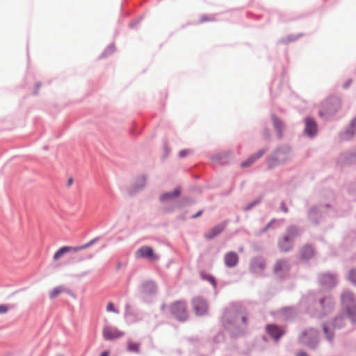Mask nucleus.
Masks as SVG:
<instances>
[{"instance_id":"f257e3e1","label":"nucleus","mask_w":356,"mask_h":356,"mask_svg":"<svg viewBox=\"0 0 356 356\" xmlns=\"http://www.w3.org/2000/svg\"><path fill=\"white\" fill-rule=\"evenodd\" d=\"M171 314L179 321H185L188 318L186 303L182 300L172 302L170 306Z\"/></svg>"},{"instance_id":"f03ea898","label":"nucleus","mask_w":356,"mask_h":356,"mask_svg":"<svg viewBox=\"0 0 356 356\" xmlns=\"http://www.w3.org/2000/svg\"><path fill=\"white\" fill-rule=\"evenodd\" d=\"M341 302L348 316L353 322H356V308L354 304L353 293L346 291L341 295Z\"/></svg>"},{"instance_id":"7ed1b4c3","label":"nucleus","mask_w":356,"mask_h":356,"mask_svg":"<svg viewBox=\"0 0 356 356\" xmlns=\"http://www.w3.org/2000/svg\"><path fill=\"white\" fill-rule=\"evenodd\" d=\"M298 235V229L295 227H291L287 229V233L279 242V245L282 251L290 250L293 247V240Z\"/></svg>"},{"instance_id":"20e7f679","label":"nucleus","mask_w":356,"mask_h":356,"mask_svg":"<svg viewBox=\"0 0 356 356\" xmlns=\"http://www.w3.org/2000/svg\"><path fill=\"white\" fill-rule=\"evenodd\" d=\"M97 241L96 238H94L91 240L90 242L76 247H72V246H64L58 249L55 254H54V260L57 261L62 256H63L65 253L69 252H79L83 250H85L90 246H91L95 241Z\"/></svg>"},{"instance_id":"39448f33","label":"nucleus","mask_w":356,"mask_h":356,"mask_svg":"<svg viewBox=\"0 0 356 356\" xmlns=\"http://www.w3.org/2000/svg\"><path fill=\"white\" fill-rule=\"evenodd\" d=\"M191 304L193 311L197 316H203L206 314L209 310V305L207 300L202 297L193 298Z\"/></svg>"},{"instance_id":"423d86ee","label":"nucleus","mask_w":356,"mask_h":356,"mask_svg":"<svg viewBox=\"0 0 356 356\" xmlns=\"http://www.w3.org/2000/svg\"><path fill=\"white\" fill-rule=\"evenodd\" d=\"M135 256L137 259H147L150 261H156L159 259L150 246L141 247L136 252Z\"/></svg>"},{"instance_id":"0eeeda50","label":"nucleus","mask_w":356,"mask_h":356,"mask_svg":"<svg viewBox=\"0 0 356 356\" xmlns=\"http://www.w3.org/2000/svg\"><path fill=\"white\" fill-rule=\"evenodd\" d=\"M124 335V332L115 327L106 326L103 329V336L106 340H114Z\"/></svg>"},{"instance_id":"6e6552de","label":"nucleus","mask_w":356,"mask_h":356,"mask_svg":"<svg viewBox=\"0 0 356 356\" xmlns=\"http://www.w3.org/2000/svg\"><path fill=\"white\" fill-rule=\"evenodd\" d=\"M287 160V156L282 150H277L273 156L269 159L268 165L270 168L274 167L276 164L284 162Z\"/></svg>"},{"instance_id":"1a4fd4ad","label":"nucleus","mask_w":356,"mask_h":356,"mask_svg":"<svg viewBox=\"0 0 356 356\" xmlns=\"http://www.w3.org/2000/svg\"><path fill=\"white\" fill-rule=\"evenodd\" d=\"M266 332L275 340L278 341L284 334V331L276 325L270 324L266 327Z\"/></svg>"},{"instance_id":"9d476101","label":"nucleus","mask_w":356,"mask_h":356,"mask_svg":"<svg viewBox=\"0 0 356 356\" xmlns=\"http://www.w3.org/2000/svg\"><path fill=\"white\" fill-rule=\"evenodd\" d=\"M225 264L227 267L232 268L237 265L238 256L234 252H229L224 257Z\"/></svg>"},{"instance_id":"9b49d317","label":"nucleus","mask_w":356,"mask_h":356,"mask_svg":"<svg viewBox=\"0 0 356 356\" xmlns=\"http://www.w3.org/2000/svg\"><path fill=\"white\" fill-rule=\"evenodd\" d=\"M225 228V223H220L216 225L214 227L209 229L205 234L204 236L208 239H211L215 236L220 234Z\"/></svg>"},{"instance_id":"f8f14e48","label":"nucleus","mask_w":356,"mask_h":356,"mask_svg":"<svg viewBox=\"0 0 356 356\" xmlns=\"http://www.w3.org/2000/svg\"><path fill=\"white\" fill-rule=\"evenodd\" d=\"M305 132L310 136H313L316 132V124L312 118L305 119Z\"/></svg>"},{"instance_id":"ddd939ff","label":"nucleus","mask_w":356,"mask_h":356,"mask_svg":"<svg viewBox=\"0 0 356 356\" xmlns=\"http://www.w3.org/2000/svg\"><path fill=\"white\" fill-rule=\"evenodd\" d=\"M265 151L264 150H260L257 154L251 156L249 157L247 160L243 161L241 163L242 168H247L250 166L253 163H254L257 159H259L264 154Z\"/></svg>"},{"instance_id":"4468645a","label":"nucleus","mask_w":356,"mask_h":356,"mask_svg":"<svg viewBox=\"0 0 356 356\" xmlns=\"http://www.w3.org/2000/svg\"><path fill=\"white\" fill-rule=\"evenodd\" d=\"M180 193H181L180 189L177 188L172 193H164L160 197L161 201L165 202V201L176 198L180 195Z\"/></svg>"},{"instance_id":"2eb2a0df","label":"nucleus","mask_w":356,"mask_h":356,"mask_svg":"<svg viewBox=\"0 0 356 356\" xmlns=\"http://www.w3.org/2000/svg\"><path fill=\"white\" fill-rule=\"evenodd\" d=\"M314 254V249L310 245H305L302 248L301 250V255L302 258L305 259H309L312 257Z\"/></svg>"},{"instance_id":"dca6fc26","label":"nucleus","mask_w":356,"mask_h":356,"mask_svg":"<svg viewBox=\"0 0 356 356\" xmlns=\"http://www.w3.org/2000/svg\"><path fill=\"white\" fill-rule=\"evenodd\" d=\"M321 282L325 285L332 286L335 284V278L330 274H325L322 275Z\"/></svg>"},{"instance_id":"f3484780","label":"nucleus","mask_w":356,"mask_h":356,"mask_svg":"<svg viewBox=\"0 0 356 356\" xmlns=\"http://www.w3.org/2000/svg\"><path fill=\"white\" fill-rule=\"evenodd\" d=\"M355 131H356V119H354L350 124V129L343 134L342 137L343 139H348L351 136H353V134Z\"/></svg>"},{"instance_id":"a211bd4d","label":"nucleus","mask_w":356,"mask_h":356,"mask_svg":"<svg viewBox=\"0 0 356 356\" xmlns=\"http://www.w3.org/2000/svg\"><path fill=\"white\" fill-rule=\"evenodd\" d=\"M140 343L135 342L133 341H127V350L129 352L138 353L140 352Z\"/></svg>"},{"instance_id":"6ab92c4d","label":"nucleus","mask_w":356,"mask_h":356,"mask_svg":"<svg viewBox=\"0 0 356 356\" xmlns=\"http://www.w3.org/2000/svg\"><path fill=\"white\" fill-rule=\"evenodd\" d=\"M273 122L275 129L278 132L279 136L281 137L282 136V127H283L282 122L280 119H278L276 116L273 115Z\"/></svg>"},{"instance_id":"aec40b11","label":"nucleus","mask_w":356,"mask_h":356,"mask_svg":"<svg viewBox=\"0 0 356 356\" xmlns=\"http://www.w3.org/2000/svg\"><path fill=\"white\" fill-rule=\"evenodd\" d=\"M289 266L286 261L280 260L278 261L275 266V270L276 273H279L282 270H284L288 269Z\"/></svg>"},{"instance_id":"412c9836","label":"nucleus","mask_w":356,"mask_h":356,"mask_svg":"<svg viewBox=\"0 0 356 356\" xmlns=\"http://www.w3.org/2000/svg\"><path fill=\"white\" fill-rule=\"evenodd\" d=\"M63 292H64V287L61 286H57L50 291L49 297L51 299H54Z\"/></svg>"},{"instance_id":"4be33fe9","label":"nucleus","mask_w":356,"mask_h":356,"mask_svg":"<svg viewBox=\"0 0 356 356\" xmlns=\"http://www.w3.org/2000/svg\"><path fill=\"white\" fill-rule=\"evenodd\" d=\"M236 320L238 322V320H241L242 323L244 325H247V316L245 314V312L244 311H241L239 313H238L236 316Z\"/></svg>"},{"instance_id":"5701e85b","label":"nucleus","mask_w":356,"mask_h":356,"mask_svg":"<svg viewBox=\"0 0 356 356\" xmlns=\"http://www.w3.org/2000/svg\"><path fill=\"white\" fill-rule=\"evenodd\" d=\"M201 277L203 280L209 282L213 286H216V280L212 275L205 273H201Z\"/></svg>"},{"instance_id":"b1692460","label":"nucleus","mask_w":356,"mask_h":356,"mask_svg":"<svg viewBox=\"0 0 356 356\" xmlns=\"http://www.w3.org/2000/svg\"><path fill=\"white\" fill-rule=\"evenodd\" d=\"M106 311L108 312H114L115 314H118L119 313V311L115 308L113 303L111 302H109L107 304Z\"/></svg>"},{"instance_id":"393cba45","label":"nucleus","mask_w":356,"mask_h":356,"mask_svg":"<svg viewBox=\"0 0 356 356\" xmlns=\"http://www.w3.org/2000/svg\"><path fill=\"white\" fill-rule=\"evenodd\" d=\"M315 331H314L313 330H309L306 332H305L302 336V338H301V340L302 341L303 343H309V342L307 341V339H305L306 336L307 335H311V336H313V335H315Z\"/></svg>"},{"instance_id":"a878e982","label":"nucleus","mask_w":356,"mask_h":356,"mask_svg":"<svg viewBox=\"0 0 356 356\" xmlns=\"http://www.w3.org/2000/svg\"><path fill=\"white\" fill-rule=\"evenodd\" d=\"M257 265L261 269H263L264 268V264L262 261H259L257 264V262L254 261L252 264V268L254 270H256V266Z\"/></svg>"},{"instance_id":"bb28decb","label":"nucleus","mask_w":356,"mask_h":356,"mask_svg":"<svg viewBox=\"0 0 356 356\" xmlns=\"http://www.w3.org/2000/svg\"><path fill=\"white\" fill-rule=\"evenodd\" d=\"M9 309V307L6 305H0V314H6Z\"/></svg>"},{"instance_id":"cd10ccee","label":"nucleus","mask_w":356,"mask_h":356,"mask_svg":"<svg viewBox=\"0 0 356 356\" xmlns=\"http://www.w3.org/2000/svg\"><path fill=\"white\" fill-rule=\"evenodd\" d=\"M343 321L342 317H339L335 319L334 327H340L341 326V322Z\"/></svg>"},{"instance_id":"c85d7f7f","label":"nucleus","mask_w":356,"mask_h":356,"mask_svg":"<svg viewBox=\"0 0 356 356\" xmlns=\"http://www.w3.org/2000/svg\"><path fill=\"white\" fill-rule=\"evenodd\" d=\"M329 332H330V328L329 327L327 326H325L324 327V332L325 334H326L327 337L328 339L331 340L332 338V334L330 335L329 334Z\"/></svg>"},{"instance_id":"c756f323","label":"nucleus","mask_w":356,"mask_h":356,"mask_svg":"<svg viewBox=\"0 0 356 356\" xmlns=\"http://www.w3.org/2000/svg\"><path fill=\"white\" fill-rule=\"evenodd\" d=\"M191 150L189 149H184V150H182L179 152V156L180 157H184L186 156V155H188V154L191 153Z\"/></svg>"},{"instance_id":"7c9ffc66","label":"nucleus","mask_w":356,"mask_h":356,"mask_svg":"<svg viewBox=\"0 0 356 356\" xmlns=\"http://www.w3.org/2000/svg\"><path fill=\"white\" fill-rule=\"evenodd\" d=\"M232 312L227 311L223 316V318L225 321H228L229 318L232 315Z\"/></svg>"},{"instance_id":"2f4dec72","label":"nucleus","mask_w":356,"mask_h":356,"mask_svg":"<svg viewBox=\"0 0 356 356\" xmlns=\"http://www.w3.org/2000/svg\"><path fill=\"white\" fill-rule=\"evenodd\" d=\"M353 273H355V277H356V269L355 270H353L350 272L349 273V280L354 284H356V281H354L353 279H352V274Z\"/></svg>"},{"instance_id":"473e14b6","label":"nucleus","mask_w":356,"mask_h":356,"mask_svg":"<svg viewBox=\"0 0 356 356\" xmlns=\"http://www.w3.org/2000/svg\"><path fill=\"white\" fill-rule=\"evenodd\" d=\"M296 356H308L305 352H299L296 354Z\"/></svg>"},{"instance_id":"72a5a7b5","label":"nucleus","mask_w":356,"mask_h":356,"mask_svg":"<svg viewBox=\"0 0 356 356\" xmlns=\"http://www.w3.org/2000/svg\"><path fill=\"white\" fill-rule=\"evenodd\" d=\"M202 211H198L196 214H195V215L193 216V218H197V217L200 216L202 215Z\"/></svg>"},{"instance_id":"f704fd0d","label":"nucleus","mask_w":356,"mask_h":356,"mask_svg":"<svg viewBox=\"0 0 356 356\" xmlns=\"http://www.w3.org/2000/svg\"><path fill=\"white\" fill-rule=\"evenodd\" d=\"M109 355V352L108 351H104L103 352L100 356H108Z\"/></svg>"},{"instance_id":"c9c22d12","label":"nucleus","mask_w":356,"mask_h":356,"mask_svg":"<svg viewBox=\"0 0 356 356\" xmlns=\"http://www.w3.org/2000/svg\"><path fill=\"white\" fill-rule=\"evenodd\" d=\"M354 275H355V273H353V274H352V279H353L354 281H356V277H355Z\"/></svg>"},{"instance_id":"e433bc0d","label":"nucleus","mask_w":356,"mask_h":356,"mask_svg":"<svg viewBox=\"0 0 356 356\" xmlns=\"http://www.w3.org/2000/svg\"><path fill=\"white\" fill-rule=\"evenodd\" d=\"M283 210L284 211V212H287L288 211L287 209L285 208V207H283Z\"/></svg>"},{"instance_id":"4c0bfd02","label":"nucleus","mask_w":356,"mask_h":356,"mask_svg":"<svg viewBox=\"0 0 356 356\" xmlns=\"http://www.w3.org/2000/svg\"><path fill=\"white\" fill-rule=\"evenodd\" d=\"M323 302H324V300H321V304H322V305H323Z\"/></svg>"}]
</instances>
